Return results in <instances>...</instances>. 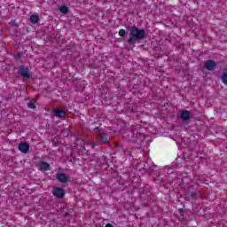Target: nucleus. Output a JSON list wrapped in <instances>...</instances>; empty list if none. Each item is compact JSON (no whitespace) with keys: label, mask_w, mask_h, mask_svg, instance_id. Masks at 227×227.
I'll use <instances>...</instances> for the list:
<instances>
[{"label":"nucleus","mask_w":227,"mask_h":227,"mask_svg":"<svg viewBox=\"0 0 227 227\" xmlns=\"http://www.w3.org/2000/svg\"><path fill=\"white\" fill-rule=\"evenodd\" d=\"M129 35V43H132V40H141V38L145 37V30L134 27L131 28Z\"/></svg>","instance_id":"obj_1"},{"label":"nucleus","mask_w":227,"mask_h":227,"mask_svg":"<svg viewBox=\"0 0 227 227\" xmlns=\"http://www.w3.org/2000/svg\"><path fill=\"white\" fill-rule=\"evenodd\" d=\"M20 70L21 76L25 79H29V77H31V73H29V69L27 67H20Z\"/></svg>","instance_id":"obj_2"},{"label":"nucleus","mask_w":227,"mask_h":227,"mask_svg":"<svg viewBox=\"0 0 227 227\" xmlns=\"http://www.w3.org/2000/svg\"><path fill=\"white\" fill-rule=\"evenodd\" d=\"M20 152H21V153H27V152H29V144L27 143H20L18 146Z\"/></svg>","instance_id":"obj_3"},{"label":"nucleus","mask_w":227,"mask_h":227,"mask_svg":"<svg viewBox=\"0 0 227 227\" xmlns=\"http://www.w3.org/2000/svg\"><path fill=\"white\" fill-rule=\"evenodd\" d=\"M53 195L56 196V198H63V196H65V190L58 187L54 188Z\"/></svg>","instance_id":"obj_4"},{"label":"nucleus","mask_w":227,"mask_h":227,"mask_svg":"<svg viewBox=\"0 0 227 227\" xmlns=\"http://www.w3.org/2000/svg\"><path fill=\"white\" fill-rule=\"evenodd\" d=\"M38 168L41 171H49L51 169V165L47 162L42 161L38 164Z\"/></svg>","instance_id":"obj_5"},{"label":"nucleus","mask_w":227,"mask_h":227,"mask_svg":"<svg viewBox=\"0 0 227 227\" xmlns=\"http://www.w3.org/2000/svg\"><path fill=\"white\" fill-rule=\"evenodd\" d=\"M57 178L59 182H61L62 184H67V182H68V176L63 173L57 174Z\"/></svg>","instance_id":"obj_6"},{"label":"nucleus","mask_w":227,"mask_h":227,"mask_svg":"<svg viewBox=\"0 0 227 227\" xmlns=\"http://www.w3.org/2000/svg\"><path fill=\"white\" fill-rule=\"evenodd\" d=\"M205 67L207 70H214V68H215V62H214V60H208L205 63Z\"/></svg>","instance_id":"obj_7"},{"label":"nucleus","mask_w":227,"mask_h":227,"mask_svg":"<svg viewBox=\"0 0 227 227\" xmlns=\"http://www.w3.org/2000/svg\"><path fill=\"white\" fill-rule=\"evenodd\" d=\"M54 114L58 117V118H65L67 112L65 110H59L57 109L54 111Z\"/></svg>","instance_id":"obj_8"},{"label":"nucleus","mask_w":227,"mask_h":227,"mask_svg":"<svg viewBox=\"0 0 227 227\" xmlns=\"http://www.w3.org/2000/svg\"><path fill=\"white\" fill-rule=\"evenodd\" d=\"M191 113L189 111H183L181 113V120H189Z\"/></svg>","instance_id":"obj_9"},{"label":"nucleus","mask_w":227,"mask_h":227,"mask_svg":"<svg viewBox=\"0 0 227 227\" xmlns=\"http://www.w3.org/2000/svg\"><path fill=\"white\" fill-rule=\"evenodd\" d=\"M40 20V18L37 15H31L30 16V21L33 24H38V21Z\"/></svg>","instance_id":"obj_10"},{"label":"nucleus","mask_w":227,"mask_h":227,"mask_svg":"<svg viewBox=\"0 0 227 227\" xmlns=\"http://www.w3.org/2000/svg\"><path fill=\"white\" fill-rule=\"evenodd\" d=\"M59 12H60V13H64V14L68 13V7L63 5V6L59 7Z\"/></svg>","instance_id":"obj_11"},{"label":"nucleus","mask_w":227,"mask_h":227,"mask_svg":"<svg viewBox=\"0 0 227 227\" xmlns=\"http://www.w3.org/2000/svg\"><path fill=\"white\" fill-rule=\"evenodd\" d=\"M222 81L223 84H227V74H223V75L222 76Z\"/></svg>","instance_id":"obj_12"},{"label":"nucleus","mask_w":227,"mask_h":227,"mask_svg":"<svg viewBox=\"0 0 227 227\" xmlns=\"http://www.w3.org/2000/svg\"><path fill=\"white\" fill-rule=\"evenodd\" d=\"M27 107H29V109H35V107H36V106H35V103L29 102L27 104Z\"/></svg>","instance_id":"obj_13"},{"label":"nucleus","mask_w":227,"mask_h":227,"mask_svg":"<svg viewBox=\"0 0 227 227\" xmlns=\"http://www.w3.org/2000/svg\"><path fill=\"white\" fill-rule=\"evenodd\" d=\"M119 35L121 36H125V35H127V32L125 30L121 29V30L119 31Z\"/></svg>","instance_id":"obj_14"},{"label":"nucleus","mask_w":227,"mask_h":227,"mask_svg":"<svg viewBox=\"0 0 227 227\" xmlns=\"http://www.w3.org/2000/svg\"><path fill=\"white\" fill-rule=\"evenodd\" d=\"M106 227H113V225L111 223H107Z\"/></svg>","instance_id":"obj_15"},{"label":"nucleus","mask_w":227,"mask_h":227,"mask_svg":"<svg viewBox=\"0 0 227 227\" xmlns=\"http://www.w3.org/2000/svg\"><path fill=\"white\" fill-rule=\"evenodd\" d=\"M133 134H136V130H133Z\"/></svg>","instance_id":"obj_16"},{"label":"nucleus","mask_w":227,"mask_h":227,"mask_svg":"<svg viewBox=\"0 0 227 227\" xmlns=\"http://www.w3.org/2000/svg\"><path fill=\"white\" fill-rule=\"evenodd\" d=\"M180 214H182V209L179 210Z\"/></svg>","instance_id":"obj_17"},{"label":"nucleus","mask_w":227,"mask_h":227,"mask_svg":"<svg viewBox=\"0 0 227 227\" xmlns=\"http://www.w3.org/2000/svg\"><path fill=\"white\" fill-rule=\"evenodd\" d=\"M105 143H106L107 142V140H103Z\"/></svg>","instance_id":"obj_18"},{"label":"nucleus","mask_w":227,"mask_h":227,"mask_svg":"<svg viewBox=\"0 0 227 227\" xmlns=\"http://www.w3.org/2000/svg\"><path fill=\"white\" fill-rule=\"evenodd\" d=\"M105 143H106L107 142V140H103Z\"/></svg>","instance_id":"obj_19"}]
</instances>
